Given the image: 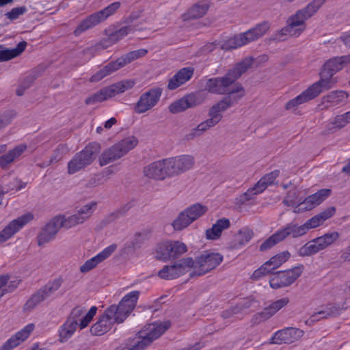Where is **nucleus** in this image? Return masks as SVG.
I'll return each mask as SVG.
<instances>
[{
	"mask_svg": "<svg viewBox=\"0 0 350 350\" xmlns=\"http://www.w3.org/2000/svg\"><path fill=\"white\" fill-rule=\"evenodd\" d=\"M253 231L248 228H243L239 230L235 237L234 247L236 248H241L245 245L253 237Z\"/></svg>",
	"mask_w": 350,
	"mask_h": 350,
	"instance_id": "obj_46",
	"label": "nucleus"
},
{
	"mask_svg": "<svg viewBox=\"0 0 350 350\" xmlns=\"http://www.w3.org/2000/svg\"><path fill=\"white\" fill-rule=\"evenodd\" d=\"M313 89L314 88H311L310 87H309L307 90H306L297 97H295L299 105L317 97V92H313Z\"/></svg>",
	"mask_w": 350,
	"mask_h": 350,
	"instance_id": "obj_60",
	"label": "nucleus"
},
{
	"mask_svg": "<svg viewBox=\"0 0 350 350\" xmlns=\"http://www.w3.org/2000/svg\"><path fill=\"white\" fill-rule=\"evenodd\" d=\"M135 85L133 80H124L109 85L113 96L131 89Z\"/></svg>",
	"mask_w": 350,
	"mask_h": 350,
	"instance_id": "obj_50",
	"label": "nucleus"
},
{
	"mask_svg": "<svg viewBox=\"0 0 350 350\" xmlns=\"http://www.w3.org/2000/svg\"><path fill=\"white\" fill-rule=\"evenodd\" d=\"M340 237L338 232H328L314 239L301 247L298 251L300 256H308L318 253L336 241Z\"/></svg>",
	"mask_w": 350,
	"mask_h": 350,
	"instance_id": "obj_8",
	"label": "nucleus"
},
{
	"mask_svg": "<svg viewBox=\"0 0 350 350\" xmlns=\"http://www.w3.org/2000/svg\"><path fill=\"white\" fill-rule=\"evenodd\" d=\"M96 208L97 202L94 201L81 206L75 214L66 217L67 229L75 226L76 225L83 224L88 220L92 217Z\"/></svg>",
	"mask_w": 350,
	"mask_h": 350,
	"instance_id": "obj_17",
	"label": "nucleus"
},
{
	"mask_svg": "<svg viewBox=\"0 0 350 350\" xmlns=\"http://www.w3.org/2000/svg\"><path fill=\"white\" fill-rule=\"evenodd\" d=\"M230 226V221L228 219L222 218L218 219L213 226L206 230V237L207 239H217L225 229Z\"/></svg>",
	"mask_w": 350,
	"mask_h": 350,
	"instance_id": "obj_35",
	"label": "nucleus"
},
{
	"mask_svg": "<svg viewBox=\"0 0 350 350\" xmlns=\"http://www.w3.org/2000/svg\"><path fill=\"white\" fill-rule=\"evenodd\" d=\"M269 29L268 22L264 21L244 33L222 40L219 44L223 50L236 49L255 41L264 36Z\"/></svg>",
	"mask_w": 350,
	"mask_h": 350,
	"instance_id": "obj_2",
	"label": "nucleus"
},
{
	"mask_svg": "<svg viewBox=\"0 0 350 350\" xmlns=\"http://www.w3.org/2000/svg\"><path fill=\"white\" fill-rule=\"evenodd\" d=\"M149 344L146 342V340L144 338H140L139 340L136 341L131 347H129L126 350H143Z\"/></svg>",
	"mask_w": 350,
	"mask_h": 350,
	"instance_id": "obj_64",
	"label": "nucleus"
},
{
	"mask_svg": "<svg viewBox=\"0 0 350 350\" xmlns=\"http://www.w3.org/2000/svg\"><path fill=\"white\" fill-rule=\"evenodd\" d=\"M223 260V256L219 253L204 252L198 256L196 260H192L193 269L190 275H202L213 270Z\"/></svg>",
	"mask_w": 350,
	"mask_h": 350,
	"instance_id": "obj_7",
	"label": "nucleus"
},
{
	"mask_svg": "<svg viewBox=\"0 0 350 350\" xmlns=\"http://www.w3.org/2000/svg\"><path fill=\"white\" fill-rule=\"evenodd\" d=\"M211 129L205 121L200 122L196 127L190 129L185 135L186 140H193L201 136L204 132Z\"/></svg>",
	"mask_w": 350,
	"mask_h": 350,
	"instance_id": "obj_49",
	"label": "nucleus"
},
{
	"mask_svg": "<svg viewBox=\"0 0 350 350\" xmlns=\"http://www.w3.org/2000/svg\"><path fill=\"white\" fill-rule=\"evenodd\" d=\"M148 51L144 49H138L136 51H131L117 59V62L120 68L126 66L131 62L145 56Z\"/></svg>",
	"mask_w": 350,
	"mask_h": 350,
	"instance_id": "obj_44",
	"label": "nucleus"
},
{
	"mask_svg": "<svg viewBox=\"0 0 350 350\" xmlns=\"http://www.w3.org/2000/svg\"><path fill=\"white\" fill-rule=\"evenodd\" d=\"M120 68V67L117 60L115 62H109L103 68L100 69L98 72H96L94 75H93L90 78V81L98 82L102 80L104 77L111 75Z\"/></svg>",
	"mask_w": 350,
	"mask_h": 350,
	"instance_id": "obj_40",
	"label": "nucleus"
},
{
	"mask_svg": "<svg viewBox=\"0 0 350 350\" xmlns=\"http://www.w3.org/2000/svg\"><path fill=\"white\" fill-rule=\"evenodd\" d=\"M290 257V253L288 252H283L276 254L270 258L269 260L265 262L268 264L267 268L270 272L278 268L282 263L286 262Z\"/></svg>",
	"mask_w": 350,
	"mask_h": 350,
	"instance_id": "obj_47",
	"label": "nucleus"
},
{
	"mask_svg": "<svg viewBox=\"0 0 350 350\" xmlns=\"http://www.w3.org/2000/svg\"><path fill=\"white\" fill-rule=\"evenodd\" d=\"M194 69L192 67H186L180 69L172 78L169 79L167 88L174 90L186 82L193 77Z\"/></svg>",
	"mask_w": 350,
	"mask_h": 350,
	"instance_id": "obj_27",
	"label": "nucleus"
},
{
	"mask_svg": "<svg viewBox=\"0 0 350 350\" xmlns=\"http://www.w3.org/2000/svg\"><path fill=\"white\" fill-rule=\"evenodd\" d=\"M68 152V148L64 144H59L53 151L49 161V164L57 163L59 161L64 154Z\"/></svg>",
	"mask_w": 350,
	"mask_h": 350,
	"instance_id": "obj_59",
	"label": "nucleus"
},
{
	"mask_svg": "<svg viewBox=\"0 0 350 350\" xmlns=\"http://www.w3.org/2000/svg\"><path fill=\"white\" fill-rule=\"evenodd\" d=\"M326 0H312L303 9L310 17L314 16L325 3Z\"/></svg>",
	"mask_w": 350,
	"mask_h": 350,
	"instance_id": "obj_57",
	"label": "nucleus"
},
{
	"mask_svg": "<svg viewBox=\"0 0 350 350\" xmlns=\"http://www.w3.org/2000/svg\"><path fill=\"white\" fill-rule=\"evenodd\" d=\"M338 314V308L335 306H332L331 308H327L325 310H321L317 313H314L313 315H312L310 320L313 322L316 321H319L320 319L323 318L335 317Z\"/></svg>",
	"mask_w": 350,
	"mask_h": 350,
	"instance_id": "obj_53",
	"label": "nucleus"
},
{
	"mask_svg": "<svg viewBox=\"0 0 350 350\" xmlns=\"http://www.w3.org/2000/svg\"><path fill=\"white\" fill-rule=\"evenodd\" d=\"M304 331L295 327H286L277 331L271 338V344H291L299 340L304 336Z\"/></svg>",
	"mask_w": 350,
	"mask_h": 350,
	"instance_id": "obj_20",
	"label": "nucleus"
},
{
	"mask_svg": "<svg viewBox=\"0 0 350 350\" xmlns=\"http://www.w3.org/2000/svg\"><path fill=\"white\" fill-rule=\"evenodd\" d=\"M289 36H294V37H298L295 31L293 30V29L291 28V27L287 24L286 27L280 29L278 31V33L275 34V39L278 40H284L285 37Z\"/></svg>",
	"mask_w": 350,
	"mask_h": 350,
	"instance_id": "obj_61",
	"label": "nucleus"
},
{
	"mask_svg": "<svg viewBox=\"0 0 350 350\" xmlns=\"http://www.w3.org/2000/svg\"><path fill=\"white\" fill-rule=\"evenodd\" d=\"M192 266L191 258H184L171 265H165L159 271V276L165 280H173L188 272Z\"/></svg>",
	"mask_w": 350,
	"mask_h": 350,
	"instance_id": "obj_12",
	"label": "nucleus"
},
{
	"mask_svg": "<svg viewBox=\"0 0 350 350\" xmlns=\"http://www.w3.org/2000/svg\"><path fill=\"white\" fill-rule=\"evenodd\" d=\"M143 175L144 177L154 180H163L167 178H171L166 159L146 165L143 169Z\"/></svg>",
	"mask_w": 350,
	"mask_h": 350,
	"instance_id": "obj_16",
	"label": "nucleus"
},
{
	"mask_svg": "<svg viewBox=\"0 0 350 350\" xmlns=\"http://www.w3.org/2000/svg\"><path fill=\"white\" fill-rule=\"evenodd\" d=\"M299 191H289L287 196L284 200V203L288 206H293L295 208L300 202H302V199L299 198Z\"/></svg>",
	"mask_w": 350,
	"mask_h": 350,
	"instance_id": "obj_58",
	"label": "nucleus"
},
{
	"mask_svg": "<svg viewBox=\"0 0 350 350\" xmlns=\"http://www.w3.org/2000/svg\"><path fill=\"white\" fill-rule=\"evenodd\" d=\"M280 171L276 170L262 176L257 183L249 189L245 193V200L251 199L254 195L259 194L264 191L269 185H272L275 180L279 176Z\"/></svg>",
	"mask_w": 350,
	"mask_h": 350,
	"instance_id": "obj_23",
	"label": "nucleus"
},
{
	"mask_svg": "<svg viewBox=\"0 0 350 350\" xmlns=\"http://www.w3.org/2000/svg\"><path fill=\"white\" fill-rule=\"evenodd\" d=\"M331 193L332 191L328 189L319 190L315 193L305 198L302 202H300L298 206L295 208L293 212L299 213L312 210L327 198L331 195Z\"/></svg>",
	"mask_w": 350,
	"mask_h": 350,
	"instance_id": "obj_19",
	"label": "nucleus"
},
{
	"mask_svg": "<svg viewBox=\"0 0 350 350\" xmlns=\"http://www.w3.org/2000/svg\"><path fill=\"white\" fill-rule=\"evenodd\" d=\"M162 91L159 88H152L143 93L135 103L134 111L137 113H144L152 109L159 102Z\"/></svg>",
	"mask_w": 350,
	"mask_h": 350,
	"instance_id": "obj_14",
	"label": "nucleus"
},
{
	"mask_svg": "<svg viewBox=\"0 0 350 350\" xmlns=\"http://www.w3.org/2000/svg\"><path fill=\"white\" fill-rule=\"evenodd\" d=\"M20 283V280L3 275L0 276V299L5 294L14 291Z\"/></svg>",
	"mask_w": 350,
	"mask_h": 350,
	"instance_id": "obj_37",
	"label": "nucleus"
},
{
	"mask_svg": "<svg viewBox=\"0 0 350 350\" xmlns=\"http://www.w3.org/2000/svg\"><path fill=\"white\" fill-rule=\"evenodd\" d=\"M27 12V8L25 6L17 7L12 9L10 12L5 14L8 18L11 21L16 20Z\"/></svg>",
	"mask_w": 350,
	"mask_h": 350,
	"instance_id": "obj_62",
	"label": "nucleus"
},
{
	"mask_svg": "<svg viewBox=\"0 0 350 350\" xmlns=\"http://www.w3.org/2000/svg\"><path fill=\"white\" fill-rule=\"evenodd\" d=\"M66 221V217L59 215L48 222L38 236V245H42L52 241L62 227L67 228Z\"/></svg>",
	"mask_w": 350,
	"mask_h": 350,
	"instance_id": "obj_15",
	"label": "nucleus"
},
{
	"mask_svg": "<svg viewBox=\"0 0 350 350\" xmlns=\"http://www.w3.org/2000/svg\"><path fill=\"white\" fill-rule=\"evenodd\" d=\"M349 62H350V55L333 57L324 64L321 72L325 77H332Z\"/></svg>",
	"mask_w": 350,
	"mask_h": 350,
	"instance_id": "obj_26",
	"label": "nucleus"
},
{
	"mask_svg": "<svg viewBox=\"0 0 350 350\" xmlns=\"http://www.w3.org/2000/svg\"><path fill=\"white\" fill-rule=\"evenodd\" d=\"M350 123V111L342 115L336 116L330 124L328 125V131L334 132L335 129H340Z\"/></svg>",
	"mask_w": 350,
	"mask_h": 350,
	"instance_id": "obj_45",
	"label": "nucleus"
},
{
	"mask_svg": "<svg viewBox=\"0 0 350 350\" xmlns=\"http://www.w3.org/2000/svg\"><path fill=\"white\" fill-rule=\"evenodd\" d=\"M206 211V206L195 204L180 213L172 225L175 230H182L203 215Z\"/></svg>",
	"mask_w": 350,
	"mask_h": 350,
	"instance_id": "obj_9",
	"label": "nucleus"
},
{
	"mask_svg": "<svg viewBox=\"0 0 350 350\" xmlns=\"http://www.w3.org/2000/svg\"><path fill=\"white\" fill-rule=\"evenodd\" d=\"M335 211L336 209L334 207H328L320 213L308 219L306 223H304L305 226H307V231L310 229L314 228L322 225L325 221L334 215Z\"/></svg>",
	"mask_w": 350,
	"mask_h": 350,
	"instance_id": "obj_32",
	"label": "nucleus"
},
{
	"mask_svg": "<svg viewBox=\"0 0 350 350\" xmlns=\"http://www.w3.org/2000/svg\"><path fill=\"white\" fill-rule=\"evenodd\" d=\"M241 97H243L241 93L236 96L234 95L226 96L220 102L214 105L208 111L209 118L205 120L208 126L212 128L217 124L222 118V112L232 107Z\"/></svg>",
	"mask_w": 350,
	"mask_h": 350,
	"instance_id": "obj_10",
	"label": "nucleus"
},
{
	"mask_svg": "<svg viewBox=\"0 0 350 350\" xmlns=\"http://www.w3.org/2000/svg\"><path fill=\"white\" fill-rule=\"evenodd\" d=\"M268 264L264 263L259 269L254 271V272L252 275V279L253 280H258L261 277L265 276L271 272L267 268Z\"/></svg>",
	"mask_w": 350,
	"mask_h": 350,
	"instance_id": "obj_63",
	"label": "nucleus"
},
{
	"mask_svg": "<svg viewBox=\"0 0 350 350\" xmlns=\"http://www.w3.org/2000/svg\"><path fill=\"white\" fill-rule=\"evenodd\" d=\"M27 150V145L21 144L10 150L8 153L0 157V166L7 167L15 159H18Z\"/></svg>",
	"mask_w": 350,
	"mask_h": 350,
	"instance_id": "obj_34",
	"label": "nucleus"
},
{
	"mask_svg": "<svg viewBox=\"0 0 350 350\" xmlns=\"http://www.w3.org/2000/svg\"><path fill=\"white\" fill-rule=\"evenodd\" d=\"M282 240L290 237L292 238H298L306 234L307 226L305 224L298 225L295 222L288 224L284 228L278 230Z\"/></svg>",
	"mask_w": 350,
	"mask_h": 350,
	"instance_id": "obj_30",
	"label": "nucleus"
},
{
	"mask_svg": "<svg viewBox=\"0 0 350 350\" xmlns=\"http://www.w3.org/2000/svg\"><path fill=\"white\" fill-rule=\"evenodd\" d=\"M34 328V324H27L7 340L0 347V350H12L17 347L29 337Z\"/></svg>",
	"mask_w": 350,
	"mask_h": 350,
	"instance_id": "obj_22",
	"label": "nucleus"
},
{
	"mask_svg": "<svg viewBox=\"0 0 350 350\" xmlns=\"http://www.w3.org/2000/svg\"><path fill=\"white\" fill-rule=\"evenodd\" d=\"M209 5L206 2H200L191 7L184 16L185 19L197 18L203 16L208 10Z\"/></svg>",
	"mask_w": 350,
	"mask_h": 350,
	"instance_id": "obj_43",
	"label": "nucleus"
},
{
	"mask_svg": "<svg viewBox=\"0 0 350 350\" xmlns=\"http://www.w3.org/2000/svg\"><path fill=\"white\" fill-rule=\"evenodd\" d=\"M303 269V266L300 265L287 271L274 273L269 280L270 286L277 289L290 286L301 275Z\"/></svg>",
	"mask_w": 350,
	"mask_h": 350,
	"instance_id": "obj_11",
	"label": "nucleus"
},
{
	"mask_svg": "<svg viewBox=\"0 0 350 350\" xmlns=\"http://www.w3.org/2000/svg\"><path fill=\"white\" fill-rule=\"evenodd\" d=\"M77 327V323L68 317L66 322L59 329V337L61 342H66L75 332Z\"/></svg>",
	"mask_w": 350,
	"mask_h": 350,
	"instance_id": "obj_36",
	"label": "nucleus"
},
{
	"mask_svg": "<svg viewBox=\"0 0 350 350\" xmlns=\"http://www.w3.org/2000/svg\"><path fill=\"white\" fill-rule=\"evenodd\" d=\"M139 292L133 291L126 295L118 305H111L104 312L109 319L115 323H122L135 308Z\"/></svg>",
	"mask_w": 350,
	"mask_h": 350,
	"instance_id": "obj_3",
	"label": "nucleus"
},
{
	"mask_svg": "<svg viewBox=\"0 0 350 350\" xmlns=\"http://www.w3.org/2000/svg\"><path fill=\"white\" fill-rule=\"evenodd\" d=\"M168 244L170 252V259L175 258L187 251L186 245L178 241H168Z\"/></svg>",
	"mask_w": 350,
	"mask_h": 350,
	"instance_id": "obj_51",
	"label": "nucleus"
},
{
	"mask_svg": "<svg viewBox=\"0 0 350 350\" xmlns=\"http://www.w3.org/2000/svg\"><path fill=\"white\" fill-rule=\"evenodd\" d=\"M113 96L112 92L109 86L105 87L100 89L97 92L93 94L89 97L86 98L85 103L86 105H94L98 103H101L110 98Z\"/></svg>",
	"mask_w": 350,
	"mask_h": 350,
	"instance_id": "obj_38",
	"label": "nucleus"
},
{
	"mask_svg": "<svg viewBox=\"0 0 350 350\" xmlns=\"http://www.w3.org/2000/svg\"><path fill=\"white\" fill-rule=\"evenodd\" d=\"M33 218L31 213H25L12 220L0 232V244L5 242Z\"/></svg>",
	"mask_w": 350,
	"mask_h": 350,
	"instance_id": "obj_18",
	"label": "nucleus"
},
{
	"mask_svg": "<svg viewBox=\"0 0 350 350\" xmlns=\"http://www.w3.org/2000/svg\"><path fill=\"white\" fill-rule=\"evenodd\" d=\"M336 82V81L334 78L332 77H325L323 76V72H321V79L310 87L314 88L312 90L313 92H317L316 96H318L321 92L332 88Z\"/></svg>",
	"mask_w": 350,
	"mask_h": 350,
	"instance_id": "obj_39",
	"label": "nucleus"
},
{
	"mask_svg": "<svg viewBox=\"0 0 350 350\" xmlns=\"http://www.w3.org/2000/svg\"><path fill=\"white\" fill-rule=\"evenodd\" d=\"M156 258L163 261L170 260L168 241L163 242L158 245L156 250Z\"/></svg>",
	"mask_w": 350,
	"mask_h": 350,
	"instance_id": "obj_54",
	"label": "nucleus"
},
{
	"mask_svg": "<svg viewBox=\"0 0 350 350\" xmlns=\"http://www.w3.org/2000/svg\"><path fill=\"white\" fill-rule=\"evenodd\" d=\"M289 303L288 297H283L278 299L262 311L257 314L258 318L260 321H265L273 316L278 311L286 306Z\"/></svg>",
	"mask_w": 350,
	"mask_h": 350,
	"instance_id": "obj_29",
	"label": "nucleus"
},
{
	"mask_svg": "<svg viewBox=\"0 0 350 350\" xmlns=\"http://www.w3.org/2000/svg\"><path fill=\"white\" fill-rule=\"evenodd\" d=\"M100 150L98 143H92L86 146L83 150L77 153L68 162V172L73 174L90 165L96 159Z\"/></svg>",
	"mask_w": 350,
	"mask_h": 350,
	"instance_id": "obj_6",
	"label": "nucleus"
},
{
	"mask_svg": "<svg viewBox=\"0 0 350 350\" xmlns=\"http://www.w3.org/2000/svg\"><path fill=\"white\" fill-rule=\"evenodd\" d=\"M138 144V139L133 135L124 137L121 141L105 150L99 157V163L101 166L106 165L133 150Z\"/></svg>",
	"mask_w": 350,
	"mask_h": 350,
	"instance_id": "obj_4",
	"label": "nucleus"
},
{
	"mask_svg": "<svg viewBox=\"0 0 350 350\" xmlns=\"http://www.w3.org/2000/svg\"><path fill=\"white\" fill-rule=\"evenodd\" d=\"M252 57H246L237 63L222 77H214L206 81L205 90L213 94L238 96L244 94L243 89L236 81L252 66Z\"/></svg>",
	"mask_w": 350,
	"mask_h": 350,
	"instance_id": "obj_1",
	"label": "nucleus"
},
{
	"mask_svg": "<svg viewBox=\"0 0 350 350\" xmlns=\"http://www.w3.org/2000/svg\"><path fill=\"white\" fill-rule=\"evenodd\" d=\"M348 98V94L344 91H334L322 98L321 104L325 108L343 104Z\"/></svg>",
	"mask_w": 350,
	"mask_h": 350,
	"instance_id": "obj_31",
	"label": "nucleus"
},
{
	"mask_svg": "<svg viewBox=\"0 0 350 350\" xmlns=\"http://www.w3.org/2000/svg\"><path fill=\"white\" fill-rule=\"evenodd\" d=\"M120 6L121 3L120 1H115L104 9L90 14L78 25L74 31V34L79 36L83 32L105 21L108 17L113 15L120 9Z\"/></svg>",
	"mask_w": 350,
	"mask_h": 350,
	"instance_id": "obj_5",
	"label": "nucleus"
},
{
	"mask_svg": "<svg viewBox=\"0 0 350 350\" xmlns=\"http://www.w3.org/2000/svg\"><path fill=\"white\" fill-rule=\"evenodd\" d=\"M113 325V323L103 312L97 322L91 327L90 332L94 335L102 336L109 332Z\"/></svg>",
	"mask_w": 350,
	"mask_h": 350,
	"instance_id": "obj_33",
	"label": "nucleus"
},
{
	"mask_svg": "<svg viewBox=\"0 0 350 350\" xmlns=\"http://www.w3.org/2000/svg\"><path fill=\"white\" fill-rule=\"evenodd\" d=\"M193 96L183 97L170 105L169 111L172 113H177L186 110L193 106Z\"/></svg>",
	"mask_w": 350,
	"mask_h": 350,
	"instance_id": "obj_42",
	"label": "nucleus"
},
{
	"mask_svg": "<svg viewBox=\"0 0 350 350\" xmlns=\"http://www.w3.org/2000/svg\"><path fill=\"white\" fill-rule=\"evenodd\" d=\"M310 17L302 8L291 16L287 20L288 24L299 36L306 29L305 22Z\"/></svg>",
	"mask_w": 350,
	"mask_h": 350,
	"instance_id": "obj_28",
	"label": "nucleus"
},
{
	"mask_svg": "<svg viewBox=\"0 0 350 350\" xmlns=\"http://www.w3.org/2000/svg\"><path fill=\"white\" fill-rule=\"evenodd\" d=\"M117 249V245L113 243L105 247L97 255L86 260L80 267L82 273H86L96 267L99 263L108 258Z\"/></svg>",
	"mask_w": 350,
	"mask_h": 350,
	"instance_id": "obj_25",
	"label": "nucleus"
},
{
	"mask_svg": "<svg viewBox=\"0 0 350 350\" xmlns=\"http://www.w3.org/2000/svg\"><path fill=\"white\" fill-rule=\"evenodd\" d=\"M283 241L278 230L275 232L273 235L266 239L260 246V251H266L269 250L276 243Z\"/></svg>",
	"mask_w": 350,
	"mask_h": 350,
	"instance_id": "obj_56",
	"label": "nucleus"
},
{
	"mask_svg": "<svg viewBox=\"0 0 350 350\" xmlns=\"http://www.w3.org/2000/svg\"><path fill=\"white\" fill-rule=\"evenodd\" d=\"M62 279L59 278L53 280V281L49 282L44 286L41 288V291L44 294L46 299L51 297L62 284Z\"/></svg>",
	"mask_w": 350,
	"mask_h": 350,
	"instance_id": "obj_48",
	"label": "nucleus"
},
{
	"mask_svg": "<svg viewBox=\"0 0 350 350\" xmlns=\"http://www.w3.org/2000/svg\"><path fill=\"white\" fill-rule=\"evenodd\" d=\"M170 323L166 322H154L148 324L139 332V338H144L149 345L160 337L170 327Z\"/></svg>",
	"mask_w": 350,
	"mask_h": 350,
	"instance_id": "obj_21",
	"label": "nucleus"
},
{
	"mask_svg": "<svg viewBox=\"0 0 350 350\" xmlns=\"http://www.w3.org/2000/svg\"><path fill=\"white\" fill-rule=\"evenodd\" d=\"M96 311L97 308L96 306H92L88 312L83 308L77 306L72 309L68 318L75 321L80 329H83L92 320L96 314Z\"/></svg>",
	"mask_w": 350,
	"mask_h": 350,
	"instance_id": "obj_24",
	"label": "nucleus"
},
{
	"mask_svg": "<svg viewBox=\"0 0 350 350\" xmlns=\"http://www.w3.org/2000/svg\"><path fill=\"white\" fill-rule=\"evenodd\" d=\"M135 28L132 25H128L121 27L109 34L110 40L112 42L117 43L118 41L124 38L127 35L133 33Z\"/></svg>",
	"mask_w": 350,
	"mask_h": 350,
	"instance_id": "obj_52",
	"label": "nucleus"
},
{
	"mask_svg": "<svg viewBox=\"0 0 350 350\" xmlns=\"http://www.w3.org/2000/svg\"><path fill=\"white\" fill-rule=\"evenodd\" d=\"M45 299H46V297L41 289H40L28 299L25 305V308L26 310H31Z\"/></svg>",
	"mask_w": 350,
	"mask_h": 350,
	"instance_id": "obj_55",
	"label": "nucleus"
},
{
	"mask_svg": "<svg viewBox=\"0 0 350 350\" xmlns=\"http://www.w3.org/2000/svg\"><path fill=\"white\" fill-rule=\"evenodd\" d=\"M27 46L25 41L20 42L14 49H6L0 51V62L10 60L22 53Z\"/></svg>",
	"mask_w": 350,
	"mask_h": 350,
	"instance_id": "obj_41",
	"label": "nucleus"
},
{
	"mask_svg": "<svg viewBox=\"0 0 350 350\" xmlns=\"http://www.w3.org/2000/svg\"><path fill=\"white\" fill-rule=\"evenodd\" d=\"M170 177L180 175L193 167L195 159L189 154H183L166 159Z\"/></svg>",
	"mask_w": 350,
	"mask_h": 350,
	"instance_id": "obj_13",
	"label": "nucleus"
}]
</instances>
